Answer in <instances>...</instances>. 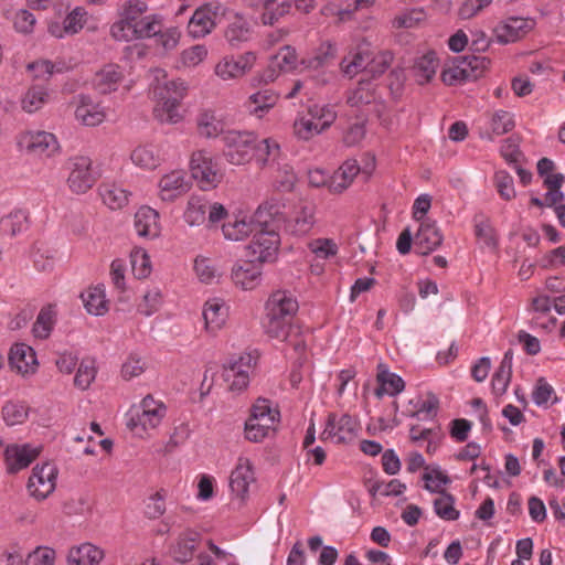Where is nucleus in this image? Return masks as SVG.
I'll list each match as a JSON object with an SVG mask.
<instances>
[{"mask_svg": "<svg viewBox=\"0 0 565 565\" xmlns=\"http://www.w3.org/2000/svg\"><path fill=\"white\" fill-rule=\"evenodd\" d=\"M533 19L510 17L501 21L493 30L495 41L500 44L514 43L533 30Z\"/></svg>", "mask_w": 565, "mask_h": 565, "instance_id": "19", "label": "nucleus"}, {"mask_svg": "<svg viewBox=\"0 0 565 565\" xmlns=\"http://www.w3.org/2000/svg\"><path fill=\"white\" fill-rule=\"evenodd\" d=\"M225 216L226 209L223 204L210 203L205 198L199 195L190 196L183 214L185 223L190 226L202 225L207 220L210 228L223 221Z\"/></svg>", "mask_w": 565, "mask_h": 565, "instance_id": "8", "label": "nucleus"}, {"mask_svg": "<svg viewBox=\"0 0 565 565\" xmlns=\"http://www.w3.org/2000/svg\"><path fill=\"white\" fill-rule=\"evenodd\" d=\"M250 38V24L249 22L242 15H235V18L230 22L226 31L225 39L233 46L237 47L243 42L248 41Z\"/></svg>", "mask_w": 565, "mask_h": 565, "instance_id": "50", "label": "nucleus"}, {"mask_svg": "<svg viewBox=\"0 0 565 565\" xmlns=\"http://www.w3.org/2000/svg\"><path fill=\"white\" fill-rule=\"evenodd\" d=\"M135 230L139 237L156 238L160 235L159 213L150 206H141L135 214Z\"/></svg>", "mask_w": 565, "mask_h": 565, "instance_id": "29", "label": "nucleus"}, {"mask_svg": "<svg viewBox=\"0 0 565 565\" xmlns=\"http://www.w3.org/2000/svg\"><path fill=\"white\" fill-rule=\"evenodd\" d=\"M51 100V89L44 84H33L21 96V108L28 114L41 110Z\"/></svg>", "mask_w": 565, "mask_h": 565, "instance_id": "34", "label": "nucleus"}, {"mask_svg": "<svg viewBox=\"0 0 565 565\" xmlns=\"http://www.w3.org/2000/svg\"><path fill=\"white\" fill-rule=\"evenodd\" d=\"M337 49L331 42H324L319 46L315 56L301 60V65L307 70H319L327 61L335 56Z\"/></svg>", "mask_w": 565, "mask_h": 565, "instance_id": "62", "label": "nucleus"}, {"mask_svg": "<svg viewBox=\"0 0 565 565\" xmlns=\"http://www.w3.org/2000/svg\"><path fill=\"white\" fill-rule=\"evenodd\" d=\"M512 366H513V352L512 350H508L497 371L494 372L491 381L492 393L500 397L504 395L508 391V387L512 377Z\"/></svg>", "mask_w": 565, "mask_h": 565, "instance_id": "38", "label": "nucleus"}, {"mask_svg": "<svg viewBox=\"0 0 565 565\" xmlns=\"http://www.w3.org/2000/svg\"><path fill=\"white\" fill-rule=\"evenodd\" d=\"M265 311L292 320V317L298 311V302L289 291L276 290L266 301Z\"/></svg>", "mask_w": 565, "mask_h": 565, "instance_id": "31", "label": "nucleus"}, {"mask_svg": "<svg viewBox=\"0 0 565 565\" xmlns=\"http://www.w3.org/2000/svg\"><path fill=\"white\" fill-rule=\"evenodd\" d=\"M316 210L311 203L300 205L294 217L286 223V228L297 236L308 234L316 223Z\"/></svg>", "mask_w": 565, "mask_h": 565, "instance_id": "35", "label": "nucleus"}, {"mask_svg": "<svg viewBox=\"0 0 565 565\" xmlns=\"http://www.w3.org/2000/svg\"><path fill=\"white\" fill-rule=\"evenodd\" d=\"M124 79L120 67L116 64H107L102 67L93 78L94 88L100 94L115 92Z\"/></svg>", "mask_w": 565, "mask_h": 565, "instance_id": "33", "label": "nucleus"}, {"mask_svg": "<svg viewBox=\"0 0 565 565\" xmlns=\"http://www.w3.org/2000/svg\"><path fill=\"white\" fill-rule=\"evenodd\" d=\"M379 387L375 390V396L382 398L384 395L395 396L399 394L405 386L403 379L392 372L382 370L377 374Z\"/></svg>", "mask_w": 565, "mask_h": 565, "instance_id": "49", "label": "nucleus"}, {"mask_svg": "<svg viewBox=\"0 0 565 565\" xmlns=\"http://www.w3.org/2000/svg\"><path fill=\"white\" fill-rule=\"evenodd\" d=\"M57 473L58 470L53 462L36 465L28 481L30 495L39 501L46 499L56 488Z\"/></svg>", "mask_w": 565, "mask_h": 565, "instance_id": "13", "label": "nucleus"}, {"mask_svg": "<svg viewBox=\"0 0 565 565\" xmlns=\"http://www.w3.org/2000/svg\"><path fill=\"white\" fill-rule=\"evenodd\" d=\"M443 235L436 223L423 221L414 238L416 250L422 255L434 252L441 243Z\"/></svg>", "mask_w": 565, "mask_h": 565, "instance_id": "27", "label": "nucleus"}, {"mask_svg": "<svg viewBox=\"0 0 565 565\" xmlns=\"http://www.w3.org/2000/svg\"><path fill=\"white\" fill-rule=\"evenodd\" d=\"M233 282L243 290H253L260 285L262 266L255 260L237 263L231 271Z\"/></svg>", "mask_w": 565, "mask_h": 565, "instance_id": "24", "label": "nucleus"}, {"mask_svg": "<svg viewBox=\"0 0 565 565\" xmlns=\"http://www.w3.org/2000/svg\"><path fill=\"white\" fill-rule=\"evenodd\" d=\"M515 126L514 115L510 111L499 109L492 114L489 120V130L481 134V138L492 139V136H500L510 132Z\"/></svg>", "mask_w": 565, "mask_h": 565, "instance_id": "45", "label": "nucleus"}, {"mask_svg": "<svg viewBox=\"0 0 565 565\" xmlns=\"http://www.w3.org/2000/svg\"><path fill=\"white\" fill-rule=\"evenodd\" d=\"M9 364L22 375L33 374L38 365L34 350L24 343L14 344L10 350Z\"/></svg>", "mask_w": 565, "mask_h": 565, "instance_id": "26", "label": "nucleus"}, {"mask_svg": "<svg viewBox=\"0 0 565 565\" xmlns=\"http://www.w3.org/2000/svg\"><path fill=\"white\" fill-rule=\"evenodd\" d=\"M39 455V449L29 444L11 445L4 450L8 469L17 472L28 467Z\"/></svg>", "mask_w": 565, "mask_h": 565, "instance_id": "32", "label": "nucleus"}, {"mask_svg": "<svg viewBox=\"0 0 565 565\" xmlns=\"http://www.w3.org/2000/svg\"><path fill=\"white\" fill-rule=\"evenodd\" d=\"M19 151L39 158H52L60 152L54 134L44 130H28L17 137Z\"/></svg>", "mask_w": 565, "mask_h": 565, "instance_id": "9", "label": "nucleus"}, {"mask_svg": "<svg viewBox=\"0 0 565 565\" xmlns=\"http://www.w3.org/2000/svg\"><path fill=\"white\" fill-rule=\"evenodd\" d=\"M103 558L104 552L90 543L72 547L67 555L70 565H98Z\"/></svg>", "mask_w": 565, "mask_h": 565, "instance_id": "41", "label": "nucleus"}, {"mask_svg": "<svg viewBox=\"0 0 565 565\" xmlns=\"http://www.w3.org/2000/svg\"><path fill=\"white\" fill-rule=\"evenodd\" d=\"M356 431L358 424L352 416L332 414L327 420L322 437L335 444H347L355 438Z\"/></svg>", "mask_w": 565, "mask_h": 565, "instance_id": "17", "label": "nucleus"}, {"mask_svg": "<svg viewBox=\"0 0 565 565\" xmlns=\"http://www.w3.org/2000/svg\"><path fill=\"white\" fill-rule=\"evenodd\" d=\"M70 174L67 184L72 192H87L96 182L97 175L92 168V160L85 156H75L68 160Z\"/></svg>", "mask_w": 565, "mask_h": 565, "instance_id": "14", "label": "nucleus"}, {"mask_svg": "<svg viewBox=\"0 0 565 565\" xmlns=\"http://www.w3.org/2000/svg\"><path fill=\"white\" fill-rule=\"evenodd\" d=\"M455 498L448 492H441L434 500V511L440 519L445 521H456L460 516V512L455 508Z\"/></svg>", "mask_w": 565, "mask_h": 565, "instance_id": "56", "label": "nucleus"}, {"mask_svg": "<svg viewBox=\"0 0 565 565\" xmlns=\"http://www.w3.org/2000/svg\"><path fill=\"white\" fill-rule=\"evenodd\" d=\"M75 119L83 126L96 127L106 120L107 113L102 104L89 95L81 94L75 97Z\"/></svg>", "mask_w": 565, "mask_h": 565, "instance_id": "21", "label": "nucleus"}, {"mask_svg": "<svg viewBox=\"0 0 565 565\" xmlns=\"http://www.w3.org/2000/svg\"><path fill=\"white\" fill-rule=\"evenodd\" d=\"M278 422L279 412L268 399L258 398L245 423V438L252 443H260L276 430Z\"/></svg>", "mask_w": 565, "mask_h": 565, "instance_id": "5", "label": "nucleus"}, {"mask_svg": "<svg viewBox=\"0 0 565 565\" xmlns=\"http://www.w3.org/2000/svg\"><path fill=\"white\" fill-rule=\"evenodd\" d=\"M167 414V406L152 395L145 396L126 413V426L137 437H146L158 428Z\"/></svg>", "mask_w": 565, "mask_h": 565, "instance_id": "4", "label": "nucleus"}, {"mask_svg": "<svg viewBox=\"0 0 565 565\" xmlns=\"http://www.w3.org/2000/svg\"><path fill=\"white\" fill-rule=\"evenodd\" d=\"M148 10L146 1H125L118 9V20L110 26L111 36L116 41L131 42L156 35L162 18L159 14H146Z\"/></svg>", "mask_w": 565, "mask_h": 565, "instance_id": "1", "label": "nucleus"}, {"mask_svg": "<svg viewBox=\"0 0 565 565\" xmlns=\"http://www.w3.org/2000/svg\"><path fill=\"white\" fill-rule=\"evenodd\" d=\"M96 374L97 369L95 360L90 358L83 359L74 377L75 386L81 390L88 388L95 380Z\"/></svg>", "mask_w": 565, "mask_h": 565, "instance_id": "61", "label": "nucleus"}, {"mask_svg": "<svg viewBox=\"0 0 565 565\" xmlns=\"http://www.w3.org/2000/svg\"><path fill=\"white\" fill-rule=\"evenodd\" d=\"M99 194L105 205L111 210H120L129 202L130 193L115 183H103Z\"/></svg>", "mask_w": 565, "mask_h": 565, "instance_id": "46", "label": "nucleus"}, {"mask_svg": "<svg viewBox=\"0 0 565 565\" xmlns=\"http://www.w3.org/2000/svg\"><path fill=\"white\" fill-rule=\"evenodd\" d=\"M292 129L296 138L302 141H308L323 132L307 114L296 117Z\"/></svg>", "mask_w": 565, "mask_h": 565, "instance_id": "59", "label": "nucleus"}, {"mask_svg": "<svg viewBox=\"0 0 565 565\" xmlns=\"http://www.w3.org/2000/svg\"><path fill=\"white\" fill-rule=\"evenodd\" d=\"M29 416V407L23 402H7L2 407V418L8 426L23 424Z\"/></svg>", "mask_w": 565, "mask_h": 565, "instance_id": "58", "label": "nucleus"}, {"mask_svg": "<svg viewBox=\"0 0 565 565\" xmlns=\"http://www.w3.org/2000/svg\"><path fill=\"white\" fill-rule=\"evenodd\" d=\"M280 221H282V216L279 211L275 220H271L267 225H257L253 233V239L247 246L249 255L256 263L273 262L276 258L280 237L273 225Z\"/></svg>", "mask_w": 565, "mask_h": 565, "instance_id": "6", "label": "nucleus"}, {"mask_svg": "<svg viewBox=\"0 0 565 565\" xmlns=\"http://www.w3.org/2000/svg\"><path fill=\"white\" fill-rule=\"evenodd\" d=\"M297 53L290 45L282 46L270 57L268 67L257 78L258 83L269 84L276 81L281 72L294 71L297 66Z\"/></svg>", "mask_w": 565, "mask_h": 565, "instance_id": "20", "label": "nucleus"}, {"mask_svg": "<svg viewBox=\"0 0 565 565\" xmlns=\"http://www.w3.org/2000/svg\"><path fill=\"white\" fill-rule=\"evenodd\" d=\"M150 92L156 100L153 115L160 122L178 124L182 119L180 104L186 96L189 84L181 78L168 79L162 68L150 71Z\"/></svg>", "mask_w": 565, "mask_h": 565, "instance_id": "2", "label": "nucleus"}, {"mask_svg": "<svg viewBox=\"0 0 565 565\" xmlns=\"http://www.w3.org/2000/svg\"><path fill=\"white\" fill-rule=\"evenodd\" d=\"M274 186L281 192H290L297 182V175L290 164L282 161L273 173Z\"/></svg>", "mask_w": 565, "mask_h": 565, "instance_id": "55", "label": "nucleus"}, {"mask_svg": "<svg viewBox=\"0 0 565 565\" xmlns=\"http://www.w3.org/2000/svg\"><path fill=\"white\" fill-rule=\"evenodd\" d=\"M307 115L322 131L327 130L337 119V110L330 104H313L308 108Z\"/></svg>", "mask_w": 565, "mask_h": 565, "instance_id": "53", "label": "nucleus"}, {"mask_svg": "<svg viewBox=\"0 0 565 565\" xmlns=\"http://www.w3.org/2000/svg\"><path fill=\"white\" fill-rule=\"evenodd\" d=\"M377 99V94L374 85L366 78L362 77L355 89L348 94L347 103L351 107H362L370 105Z\"/></svg>", "mask_w": 565, "mask_h": 565, "instance_id": "48", "label": "nucleus"}, {"mask_svg": "<svg viewBox=\"0 0 565 565\" xmlns=\"http://www.w3.org/2000/svg\"><path fill=\"white\" fill-rule=\"evenodd\" d=\"M439 66V61L434 52H427L414 60L413 66L411 67L412 75L415 81L424 85L428 83L436 74Z\"/></svg>", "mask_w": 565, "mask_h": 565, "instance_id": "40", "label": "nucleus"}, {"mask_svg": "<svg viewBox=\"0 0 565 565\" xmlns=\"http://www.w3.org/2000/svg\"><path fill=\"white\" fill-rule=\"evenodd\" d=\"M131 270L136 278L143 279L151 274L149 255L143 248H135L130 254Z\"/></svg>", "mask_w": 565, "mask_h": 565, "instance_id": "63", "label": "nucleus"}, {"mask_svg": "<svg viewBox=\"0 0 565 565\" xmlns=\"http://www.w3.org/2000/svg\"><path fill=\"white\" fill-rule=\"evenodd\" d=\"M279 96V93L273 88L259 89L248 96L244 108L248 114L263 118L277 104Z\"/></svg>", "mask_w": 565, "mask_h": 565, "instance_id": "28", "label": "nucleus"}, {"mask_svg": "<svg viewBox=\"0 0 565 565\" xmlns=\"http://www.w3.org/2000/svg\"><path fill=\"white\" fill-rule=\"evenodd\" d=\"M190 170L203 190L212 189L221 180V173L211 154L204 150L194 151L190 160Z\"/></svg>", "mask_w": 565, "mask_h": 565, "instance_id": "15", "label": "nucleus"}, {"mask_svg": "<svg viewBox=\"0 0 565 565\" xmlns=\"http://www.w3.org/2000/svg\"><path fill=\"white\" fill-rule=\"evenodd\" d=\"M252 4L262 10L260 20L263 24L269 25L287 14L291 8L289 0H252Z\"/></svg>", "mask_w": 565, "mask_h": 565, "instance_id": "36", "label": "nucleus"}, {"mask_svg": "<svg viewBox=\"0 0 565 565\" xmlns=\"http://www.w3.org/2000/svg\"><path fill=\"white\" fill-rule=\"evenodd\" d=\"M56 309L53 305H47L39 312L33 324V334L39 339H46L56 322Z\"/></svg>", "mask_w": 565, "mask_h": 565, "instance_id": "52", "label": "nucleus"}, {"mask_svg": "<svg viewBox=\"0 0 565 565\" xmlns=\"http://www.w3.org/2000/svg\"><path fill=\"white\" fill-rule=\"evenodd\" d=\"M190 189V182L183 170H172L163 174L158 182L159 196L162 201L172 202Z\"/></svg>", "mask_w": 565, "mask_h": 565, "instance_id": "23", "label": "nucleus"}, {"mask_svg": "<svg viewBox=\"0 0 565 565\" xmlns=\"http://www.w3.org/2000/svg\"><path fill=\"white\" fill-rule=\"evenodd\" d=\"M291 327V319L279 317L273 313H265L263 319V328L265 333L274 339L286 341L289 339V330Z\"/></svg>", "mask_w": 565, "mask_h": 565, "instance_id": "47", "label": "nucleus"}, {"mask_svg": "<svg viewBox=\"0 0 565 565\" xmlns=\"http://www.w3.org/2000/svg\"><path fill=\"white\" fill-rule=\"evenodd\" d=\"M207 54L209 51L204 44H195L181 52L180 64L182 67H195L207 57Z\"/></svg>", "mask_w": 565, "mask_h": 565, "instance_id": "64", "label": "nucleus"}, {"mask_svg": "<svg viewBox=\"0 0 565 565\" xmlns=\"http://www.w3.org/2000/svg\"><path fill=\"white\" fill-rule=\"evenodd\" d=\"M84 306L88 313L103 316L107 311L105 291L102 287L89 288L82 294Z\"/></svg>", "mask_w": 565, "mask_h": 565, "instance_id": "54", "label": "nucleus"}, {"mask_svg": "<svg viewBox=\"0 0 565 565\" xmlns=\"http://www.w3.org/2000/svg\"><path fill=\"white\" fill-rule=\"evenodd\" d=\"M255 482V472L250 460L238 457L235 468L230 476V489L233 499L241 503L248 498L249 486Z\"/></svg>", "mask_w": 565, "mask_h": 565, "instance_id": "16", "label": "nucleus"}, {"mask_svg": "<svg viewBox=\"0 0 565 565\" xmlns=\"http://www.w3.org/2000/svg\"><path fill=\"white\" fill-rule=\"evenodd\" d=\"M194 271L203 284H213L221 278V271L215 263L205 256H198L194 260Z\"/></svg>", "mask_w": 565, "mask_h": 565, "instance_id": "57", "label": "nucleus"}, {"mask_svg": "<svg viewBox=\"0 0 565 565\" xmlns=\"http://www.w3.org/2000/svg\"><path fill=\"white\" fill-rule=\"evenodd\" d=\"M257 56L248 51L238 55H224L214 66L215 76L222 82H234L247 75L256 64Z\"/></svg>", "mask_w": 565, "mask_h": 565, "instance_id": "11", "label": "nucleus"}, {"mask_svg": "<svg viewBox=\"0 0 565 565\" xmlns=\"http://www.w3.org/2000/svg\"><path fill=\"white\" fill-rule=\"evenodd\" d=\"M202 316L205 330L210 333H216L226 323L228 318V306L221 298H211L203 306Z\"/></svg>", "mask_w": 565, "mask_h": 565, "instance_id": "25", "label": "nucleus"}, {"mask_svg": "<svg viewBox=\"0 0 565 565\" xmlns=\"http://www.w3.org/2000/svg\"><path fill=\"white\" fill-rule=\"evenodd\" d=\"M196 126L200 136L204 138H216L225 134L223 119L211 109L202 110L198 115Z\"/></svg>", "mask_w": 565, "mask_h": 565, "instance_id": "43", "label": "nucleus"}, {"mask_svg": "<svg viewBox=\"0 0 565 565\" xmlns=\"http://www.w3.org/2000/svg\"><path fill=\"white\" fill-rule=\"evenodd\" d=\"M257 359L252 352H243L228 359L223 366L222 377L231 392L241 393L247 388Z\"/></svg>", "mask_w": 565, "mask_h": 565, "instance_id": "7", "label": "nucleus"}, {"mask_svg": "<svg viewBox=\"0 0 565 565\" xmlns=\"http://www.w3.org/2000/svg\"><path fill=\"white\" fill-rule=\"evenodd\" d=\"M223 11V7L217 3H207L198 8L188 24L189 35L201 39L210 34L215 26L216 17Z\"/></svg>", "mask_w": 565, "mask_h": 565, "instance_id": "18", "label": "nucleus"}, {"mask_svg": "<svg viewBox=\"0 0 565 565\" xmlns=\"http://www.w3.org/2000/svg\"><path fill=\"white\" fill-rule=\"evenodd\" d=\"M29 212L21 207H14L0 218V231L9 236H17L25 232L30 226Z\"/></svg>", "mask_w": 565, "mask_h": 565, "instance_id": "37", "label": "nucleus"}, {"mask_svg": "<svg viewBox=\"0 0 565 565\" xmlns=\"http://www.w3.org/2000/svg\"><path fill=\"white\" fill-rule=\"evenodd\" d=\"M256 163L262 168H276L282 160L280 145L273 138H265L254 145Z\"/></svg>", "mask_w": 565, "mask_h": 565, "instance_id": "30", "label": "nucleus"}, {"mask_svg": "<svg viewBox=\"0 0 565 565\" xmlns=\"http://www.w3.org/2000/svg\"><path fill=\"white\" fill-rule=\"evenodd\" d=\"M423 481L425 482L424 488L427 491L437 494L445 492V487L451 482L450 478L438 465H429L425 467Z\"/></svg>", "mask_w": 565, "mask_h": 565, "instance_id": "51", "label": "nucleus"}, {"mask_svg": "<svg viewBox=\"0 0 565 565\" xmlns=\"http://www.w3.org/2000/svg\"><path fill=\"white\" fill-rule=\"evenodd\" d=\"M222 140L225 146L224 156L230 163L239 166L249 161L255 141L253 134L230 130L224 134Z\"/></svg>", "mask_w": 565, "mask_h": 565, "instance_id": "12", "label": "nucleus"}, {"mask_svg": "<svg viewBox=\"0 0 565 565\" xmlns=\"http://www.w3.org/2000/svg\"><path fill=\"white\" fill-rule=\"evenodd\" d=\"M406 486L397 479L390 481L374 480L369 486V492L372 497H397L404 493Z\"/></svg>", "mask_w": 565, "mask_h": 565, "instance_id": "60", "label": "nucleus"}, {"mask_svg": "<svg viewBox=\"0 0 565 565\" xmlns=\"http://www.w3.org/2000/svg\"><path fill=\"white\" fill-rule=\"evenodd\" d=\"M200 534L195 531H185L179 535L171 548L173 558L179 563L192 559Z\"/></svg>", "mask_w": 565, "mask_h": 565, "instance_id": "42", "label": "nucleus"}, {"mask_svg": "<svg viewBox=\"0 0 565 565\" xmlns=\"http://www.w3.org/2000/svg\"><path fill=\"white\" fill-rule=\"evenodd\" d=\"M131 162L145 170H154L167 160V152L162 143H143L136 147L130 153Z\"/></svg>", "mask_w": 565, "mask_h": 565, "instance_id": "22", "label": "nucleus"}, {"mask_svg": "<svg viewBox=\"0 0 565 565\" xmlns=\"http://www.w3.org/2000/svg\"><path fill=\"white\" fill-rule=\"evenodd\" d=\"M278 212L279 203L267 201L258 206L253 216L226 213L221 226L222 234L230 242L244 241L256 231L257 225H267L271 220L274 221Z\"/></svg>", "mask_w": 565, "mask_h": 565, "instance_id": "3", "label": "nucleus"}, {"mask_svg": "<svg viewBox=\"0 0 565 565\" xmlns=\"http://www.w3.org/2000/svg\"><path fill=\"white\" fill-rule=\"evenodd\" d=\"M370 57L369 44L359 45L356 52L352 57H344L341 62V70L343 74L350 78L363 72L364 76L367 75V61Z\"/></svg>", "mask_w": 565, "mask_h": 565, "instance_id": "44", "label": "nucleus"}, {"mask_svg": "<svg viewBox=\"0 0 565 565\" xmlns=\"http://www.w3.org/2000/svg\"><path fill=\"white\" fill-rule=\"evenodd\" d=\"M361 171L356 160H347L332 175L329 183V190L333 193H341L352 183L354 178Z\"/></svg>", "mask_w": 565, "mask_h": 565, "instance_id": "39", "label": "nucleus"}, {"mask_svg": "<svg viewBox=\"0 0 565 565\" xmlns=\"http://www.w3.org/2000/svg\"><path fill=\"white\" fill-rule=\"evenodd\" d=\"M484 67V57L476 55L459 56L443 70L441 79L446 85H460L478 78Z\"/></svg>", "mask_w": 565, "mask_h": 565, "instance_id": "10", "label": "nucleus"}]
</instances>
